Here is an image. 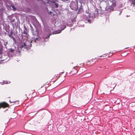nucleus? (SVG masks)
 Listing matches in <instances>:
<instances>
[{
  "label": "nucleus",
  "mask_w": 135,
  "mask_h": 135,
  "mask_svg": "<svg viewBox=\"0 0 135 135\" xmlns=\"http://www.w3.org/2000/svg\"><path fill=\"white\" fill-rule=\"evenodd\" d=\"M32 34L33 35L35 36H36L37 37L38 35V31L36 30L35 31H32ZM41 39V38L40 37H34V39H33L31 41V42L32 43L33 42L38 43V41L40 40Z\"/></svg>",
  "instance_id": "3"
},
{
  "label": "nucleus",
  "mask_w": 135,
  "mask_h": 135,
  "mask_svg": "<svg viewBox=\"0 0 135 135\" xmlns=\"http://www.w3.org/2000/svg\"><path fill=\"white\" fill-rule=\"evenodd\" d=\"M121 12H120L119 13V15H120L121 13Z\"/></svg>",
  "instance_id": "26"
},
{
  "label": "nucleus",
  "mask_w": 135,
  "mask_h": 135,
  "mask_svg": "<svg viewBox=\"0 0 135 135\" xmlns=\"http://www.w3.org/2000/svg\"><path fill=\"white\" fill-rule=\"evenodd\" d=\"M12 22H14V20L13 19L12 20Z\"/></svg>",
  "instance_id": "25"
},
{
  "label": "nucleus",
  "mask_w": 135,
  "mask_h": 135,
  "mask_svg": "<svg viewBox=\"0 0 135 135\" xmlns=\"http://www.w3.org/2000/svg\"><path fill=\"white\" fill-rule=\"evenodd\" d=\"M78 2L76 0L72 1L70 4V7L72 10L76 11L78 8Z\"/></svg>",
  "instance_id": "4"
},
{
  "label": "nucleus",
  "mask_w": 135,
  "mask_h": 135,
  "mask_svg": "<svg viewBox=\"0 0 135 135\" xmlns=\"http://www.w3.org/2000/svg\"><path fill=\"white\" fill-rule=\"evenodd\" d=\"M32 42L28 41H27L25 42L22 43L20 48L22 50L27 51L30 49L32 46Z\"/></svg>",
  "instance_id": "1"
},
{
  "label": "nucleus",
  "mask_w": 135,
  "mask_h": 135,
  "mask_svg": "<svg viewBox=\"0 0 135 135\" xmlns=\"http://www.w3.org/2000/svg\"><path fill=\"white\" fill-rule=\"evenodd\" d=\"M15 51V49H12V48H11L10 50H9V52H8V54L9 53H10V52H11L12 53H14Z\"/></svg>",
  "instance_id": "14"
},
{
  "label": "nucleus",
  "mask_w": 135,
  "mask_h": 135,
  "mask_svg": "<svg viewBox=\"0 0 135 135\" xmlns=\"http://www.w3.org/2000/svg\"><path fill=\"white\" fill-rule=\"evenodd\" d=\"M10 6L12 7V9L13 11H15L16 10V8L15 7V6L13 4H12L10 5Z\"/></svg>",
  "instance_id": "15"
},
{
  "label": "nucleus",
  "mask_w": 135,
  "mask_h": 135,
  "mask_svg": "<svg viewBox=\"0 0 135 135\" xmlns=\"http://www.w3.org/2000/svg\"><path fill=\"white\" fill-rule=\"evenodd\" d=\"M102 56H100V57H102Z\"/></svg>",
  "instance_id": "29"
},
{
  "label": "nucleus",
  "mask_w": 135,
  "mask_h": 135,
  "mask_svg": "<svg viewBox=\"0 0 135 135\" xmlns=\"http://www.w3.org/2000/svg\"><path fill=\"white\" fill-rule=\"evenodd\" d=\"M83 11V9L81 7L79 9H78V11L77 12L78 14H79L82 12Z\"/></svg>",
  "instance_id": "12"
},
{
  "label": "nucleus",
  "mask_w": 135,
  "mask_h": 135,
  "mask_svg": "<svg viewBox=\"0 0 135 135\" xmlns=\"http://www.w3.org/2000/svg\"><path fill=\"white\" fill-rule=\"evenodd\" d=\"M76 67H74L73 68H74V69H73L72 70V71H74V70H76V72L75 73H73V74H75L77 72V70H76V69L75 68Z\"/></svg>",
  "instance_id": "18"
},
{
  "label": "nucleus",
  "mask_w": 135,
  "mask_h": 135,
  "mask_svg": "<svg viewBox=\"0 0 135 135\" xmlns=\"http://www.w3.org/2000/svg\"><path fill=\"white\" fill-rule=\"evenodd\" d=\"M10 83V82L9 81V83H8V81H3V83L2 84V85L4 84H8V83Z\"/></svg>",
  "instance_id": "16"
},
{
  "label": "nucleus",
  "mask_w": 135,
  "mask_h": 135,
  "mask_svg": "<svg viewBox=\"0 0 135 135\" xmlns=\"http://www.w3.org/2000/svg\"><path fill=\"white\" fill-rule=\"evenodd\" d=\"M51 35V34H49V36H47L46 37H43V38H44V39H47V38H48Z\"/></svg>",
  "instance_id": "17"
},
{
  "label": "nucleus",
  "mask_w": 135,
  "mask_h": 135,
  "mask_svg": "<svg viewBox=\"0 0 135 135\" xmlns=\"http://www.w3.org/2000/svg\"><path fill=\"white\" fill-rule=\"evenodd\" d=\"M30 27H31V25H30Z\"/></svg>",
  "instance_id": "33"
},
{
  "label": "nucleus",
  "mask_w": 135,
  "mask_h": 135,
  "mask_svg": "<svg viewBox=\"0 0 135 135\" xmlns=\"http://www.w3.org/2000/svg\"><path fill=\"white\" fill-rule=\"evenodd\" d=\"M52 13L53 14V15H54V13H53L52 12L50 11L49 12V14L51 15H52L51 14Z\"/></svg>",
  "instance_id": "21"
},
{
  "label": "nucleus",
  "mask_w": 135,
  "mask_h": 135,
  "mask_svg": "<svg viewBox=\"0 0 135 135\" xmlns=\"http://www.w3.org/2000/svg\"><path fill=\"white\" fill-rule=\"evenodd\" d=\"M51 2L55 5L56 8H57L58 7L59 4L57 3V1L56 0H53Z\"/></svg>",
  "instance_id": "9"
},
{
  "label": "nucleus",
  "mask_w": 135,
  "mask_h": 135,
  "mask_svg": "<svg viewBox=\"0 0 135 135\" xmlns=\"http://www.w3.org/2000/svg\"><path fill=\"white\" fill-rule=\"evenodd\" d=\"M3 47L2 45L0 44V55L2 54H3Z\"/></svg>",
  "instance_id": "11"
},
{
  "label": "nucleus",
  "mask_w": 135,
  "mask_h": 135,
  "mask_svg": "<svg viewBox=\"0 0 135 135\" xmlns=\"http://www.w3.org/2000/svg\"><path fill=\"white\" fill-rule=\"evenodd\" d=\"M8 106V105L6 103H0V108L2 107L3 108H5Z\"/></svg>",
  "instance_id": "7"
},
{
  "label": "nucleus",
  "mask_w": 135,
  "mask_h": 135,
  "mask_svg": "<svg viewBox=\"0 0 135 135\" xmlns=\"http://www.w3.org/2000/svg\"><path fill=\"white\" fill-rule=\"evenodd\" d=\"M36 114V113L35 115Z\"/></svg>",
  "instance_id": "34"
},
{
  "label": "nucleus",
  "mask_w": 135,
  "mask_h": 135,
  "mask_svg": "<svg viewBox=\"0 0 135 135\" xmlns=\"http://www.w3.org/2000/svg\"><path fill=\"white\" fill-rule=\"evenodd\" d=\"M90 61L89 60V61H88V62H90Z\"/></svg>",
  "instance_id": "27"
},
{
  "label": "nucleus",
  "mask_w": 135,
  "mask_h": 135,
  "mask_svg": "<svg viewBox=\"0 0 135 135\" xmlns=\"http://www.w3.org/2000/svg\"><path fill=\"white\" fill-rule=\"evenodd\" d=\"M22 39L23 40V39L27 40V39L29 37V35L28 34H27V35L26 34H22L21 36Z\"/></svg>",
  "instance_id": "8"
},
{
  "label": "nucleus",
  "mask_w": 135,
  "mask_h": 135,
  "mask_svg": "<svg viewBox=\"0 0 135 135\" xmlns=\"http://www.w3.org/2000/svg\"><path fill=\"white\" fill-rule=\"evenodd\" d=\"M15 25H16V23H15Z\"/></svg>",
  "instance_id": "32"
},
{
  "label": "nucleus",
  "mask_w": 135,
  "mask_h": 135,
  "mask_svg": "<svg viewBox=\"0 0 135 135\" xmlns=\"http://www.w3.org/2000/svg\"><path fill=\"white\" fill-rule=\"evenodd\" d=\"M2 60V61H4V59Z\"/></svg>",
  "instance_id": "28"
},
{
  "label": "nucleus",
  "mask_w": 135,
  "mask_h": 135,
  "mask_svg": "<svg viewBox=\"0 0 135 135\" xmlns=\"http://www.w3.org/2000/svg\"><path fill=\"white\" fill-rule=\"evenodd\" d=\"M9 102H10V103H15L16 102H17L16 101H14L13 102H11L10 100L9 101Z\"/></svg>",
  "instance_id": "23"
},
{
  "label": "nucleus",
  "mask_w": 135,
  "mask_h": 135,
  "mask_svg": "<svg viewBox=\"0 0 135 135\" xmlns=\"http://www.w3.org/2000/svg\"><path fill=\"white\" fill-rule=\"evenodd\" d=\"M3 56H2V57L1 58H2V57H3Z\"/></svg>",
  "instance_id": "30"
},
{
  "label": "nucleus",
  "mask_w": 135,
  "mask_h": 135,
  "mask_svg": "<svg viewBox=\"0 0 135 135\" xmlns=\"http://www.w3.org/2000/svg\"><path fill=\"white\" fill-rule=\"evenodd\" d=\"M36 114V113L35 115Z\"/></svg>",
  "instance_id": "35"
},
{
  "label": "nucleus",
  "mask_w": 135,
  "mask_h": 135,
  "mask_svg": "<svg viewBox=\"0 0 135 135\" xmlns=\"http://www.w3.org/2000/svg\"><path fill=\"white\" fill-rule=\"evenodd\" d=\"M93 13V15L92 14H91V16H93V18H95L96 16L97 17L98 15V9H95Z\"/></svg>",
  "instance_id": "6"
},
{
  "label": "nucleus",
  "mask_w": 135,
  "mask_h": 135,
  "mask_svg": "<svg viewBox=\"0 0 135 135\" xmlns=\"http://www.w3.org/2000/svg\"><path fill=\"white\" fill-rule=\"evenodd\" d=\"M86 14L84 15V18H85L87 22L90 23L92 20L93 19V16H91L88 11L86 10L85 11Z\"/></svg>",
  "instance_id": "2"
},
{
  "label": "nucleus",
  "mask_w": 135,
  "mask_h": 135,
  "mask_svg": "<svg viewBox=\"0 0 135 135\" xmlns=\"http://www.w3.org/2000/svg\"><path fill=\"white\" fill-rule=\"evenodd\" d=\"M7 8L8 9H9V8H10V6H7Z\"/></svg>",
  "instance_id": "24"
},
{
  "label": "nucleus",
  "mask_w": 135,
  "mask_h": 135,
  "mask_svg": "<svg viewBox=\"0 0 135 135\" xmlns=\"http://www.w3.org/2000/svg\"><path fill=\"white\" fill-rule=\"evenodd\" d=\"M68 0H61V1H63L64 2H65V1H67Z\"/></svg>",
  "instance_id": "22"
},
{
  "label": "nucleus",
  "mask_w": 135,
  "mask_h": 135,
  "mask_svg": "<svg viewBox=\"0 0 135 135\" xmlns=\"http://www.w3.org/2000/svg\"><path fill=\"white\" fill-rule=\"evenodd\" d=\"M7 43H8V42L7 41L5 42H4V45L5 46V47H6V45L7 44Z\"/></svg>",
  "instance_id": "20"
},
{
  "label": "nucleus",
  "mask_w": 135,
  "mask_h": 135,
  "mask_svg": "<svg viewBox=\"0 0 135 135\" xmlns=\"http://www.w3.org/2000/svg\"><path fill=\"white\" fill-rule=\"evenodd\" d=\"M66 28V26L65 25H64L63 27H61V30H58L55 31L53 32H52V34H54L60 33L62 30H63Z\"/></svg>",
  "instance_id": "5"
},
{
  "label": "nucleus",
  "mask_w": 135,
  "mask_h": 135,
  "mask_svg": "<svg viewBox=\"0 0 135 135\" xmlns=\"http://www.w3.org/2000/svg\"><path fill=\"white\" fill-rule=\"evenodd\" d=\"M27 30L26 29H25L24 30V31L22 32V34H26V35H27V34H28L27 32Z\"/></svg>",
  "instance_id": "13"
},
{
  "label": "nucleus",
  "mask_w": 135,
  "mask_h": 135,
  "mask_svg": "<svg viewBox=\"0 0 135 135\" xmlns=\"http://www.w3.org/2000/svg\"><path fill=\"white\" fill-rule=\"evenodd\" d=\"M9 37H11L10 35H9Z\"/></svg>",
  "instance_id": "31"
},
{
  "label": "nucleus",
  "mask_w": 135,
  "mask_h": 135,
  "mask_svg": "<svg viewBox=\"0 0 135 135\" xmlns=\"http://www.w3.org/2000/svg\"><path fill=\"white\" fill-rule=\"evenodd\" d=\"M132 4L135 5V0H131Z\"/></svg>",
  "instance_id": "19"
},
{
  "label": "nucleus",
  "mask_w": 135,
  "mask_h": 135,
  "mask_svg": "<svg viewBox=\"0 0 135 135\" xmlns=\"http://www.w3.org/2000/svg\"><path fill=\"white\" fill-rule=\"evenodd\" d=\"M116 2L115 1H113L112 2V3L111 5V10L112 11H113V8L116 6Z\"/></svg>",
  "instance_id": "10"
}]
</instances>
